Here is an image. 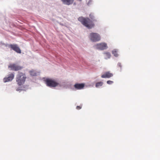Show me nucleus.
<instances>
[{"label": "nucleus", "instance_id": "obj_3", "mask_svg": "<svg viewBox=\"0 0 160 160\" xmlns=\"http://www.w3.org/2000/svg\"><path fill=\"white\" fill-rule=\"evenodd\" d=\"M89 38L93 42H97L101 39L100 35L97 33L92 32L90 34Z\"/></svg>", "mask_w": 160, "mask_h": 160}, {"label": "nucleus", "instance_id": "obj_16", "mask_svg": "<svg viewBox=\"0 0 160 160\" xmlns=\"http://www.w3.org/2000/svg\"><path fill=\"white\" fill-rule=\"evenodd\" d=\"M89 17L90 18L92 19V20L93 21H96V19H94V16L92 14H90L89 15Z\"/></svg>", "mask_w": 160, "mask_h": 160}, {"label": "nucleus", "instance_id": "obj_18", "mask_svg": "<svg viewBox=\"0 0 160 160\" xmlns=\"http://www.w3.org/2000/svg\"><path fill=\"white\" fill-rule=\"evenodd\" d=\"M81 108H82V106H78L76 107L77 109L78 110H79V109H81Z\"/></svg>", "mask_w": 160, "mask_h": 160}, {"label": "nucleus", "instance_id": "obj_1", "mask_svg": "<svg viewBox=\"0 0 160 160\" xmlns=\"http://www.w3.org/2000/svg\"><path fill=\"white\" fill-rule=\"evenodd\" d=\"M78 19L83 25L88 28H92L94 26V24L88 18L80 17L78 18Z\"/></svg>", "mask_w": 160, "mask_h": 160}, {"label": "nucleus", "instance_id": "obj_7", "mask_svg": "<svg viewBox=\"0 0 160 160\" xmlns=\"http://www.w3.org/2000/svg\"><path fill=\"white\" fill-rule=\"evenodd\" d=\"M97 48L100 50H103L107 48V44L105 43H101L97 44Z\"/></svg>", "mask_w": 160, "mask_h": 160}, {"label": "nucleus", "instance_id": "obj_9", "mask_svg": "<svg viewBox=\"0 0 160 160\" xmlns=\"http://www.w3.org/2000/svg\"><path fill=\"white\" fill-rule=\"evenodd\" d=\"M113 76V74L109 72H106L102 75L101 77L103 78H109Z\"/></svg>", "mask_w": 160, "mask_h": 160}, {"label": "nucleus", "instance_id": "obj_15", "mask_svg": "<svg viewBox=\"0 0 160 160\" xmlns=\"http://www.w3.org/2000/svg\"><path fill=\"white\" fill-rule=\"evenodd\" d=\"M112 53L116 57H117L118 56V52L116 50H114L112 52Z\"/></svg>", "mask_w": 160, "mask_h": 160}, {"label": "nucleus", "instance_id": "obj_20", "mask_svg": "<svg viewBox=\"0 0 160 160\" xmlns=\"http://www.w3.org/2000/svg\"><path fill=\"white\" fill-rule=\"evenodd\" d=\"M74 4H75V3H74Z\"/></svg>", "mask_w": 160, "mask_h": 160}, {"label": "nucleus", "instance_id": "obj_12", "mask_svg": "<svg viewBox=\"0 0 160 160\" xmlns=\"http://www.w3.org/2000/svg\"><path fill=\"white\" fill-rule=\"evenodd\" d=\"M29 72L31 76H35L37 75V73L34 70H31L29 71Z\"/></svg>", "mask_w": 160, "mask_h": 160}, {"label": "nucleus", "instance_id": "obj_13", "mask_svg": "<svg viewBox=\"0 0 160 160\" xmlns=\"http://www.w3.org/2000/svg\"><path fill=\"white\" fill-rule=\"evenodd\" d=\"M104 54L106 59L110 58L111 56L110 53L108 52H105L104 53Z\"/></svg>", "mask_w": 160, "mask_h": 160}, {"label": "nucleus", "instance_id": "obj_17", "mask_svg": "<svg viewBox=\"0 0 160 160\" xmlns=\"http://www.w3.org/2000/svg\"><path fill=\"white\" fill-rule=\"evenodd\" d=\"M107 83L108 84H111L113 83V82L112 81L108 80L107 81Z\"/></svg>", "mask_w": 160, "mask_h": 160}, {"label": "nucleus", "instance_id": "obj_19", "mask_svg": "<svg viewBox=\"0 0 160 160\" xmlns=\"http://www.w3.org/2000/svg\"><path fill=\"white\" fill-rule=\"evenodd\" d=\"M118 67H119L120 68H121H121H122V66L121 64V63H118Z\"/></svg>", "mask_w": 160, "mask_h": 160}, {"label": "nucleus", "instance_id": "obj_11", "mask_svg": "<svg viewBox=\"0 0 160 160\" xmlns=\"http://www.w3.org/2000/svg\"><path fill=\"white\" fill-rule=\"evenodd\" d=\"M63 3L67 5L72 4L74 2V0H61Z\"/></svg>", "mask_w": 160, "mask_h": 160}, {"label": "nucleus", "instance_id": "obj_4", "mask_svg": "<svg viewBox=\"0 0 160 160\" xmlns=\"http://www.w3.org/2000/svg\"><path fill=\"white\" fill-rule=\"evenodd\" d=\"M8 68L10 69L11 70L14 71H19L23 68L22 67L15 63L10 64L8 65Z\"/></svg>", "mask_w": 160, "mask_h": 160}, {"label": "nucleus", "instance_id": "obj_14", "mask_svg": "<svg viewBox=\"0 0 160 160\" xmlns=\"http://www.w3.org/2000/svg\"><path fill=\"white\" fill-rule=\"evenodd\" d=\"M103 84V82H100L96 83L95 86L96 88H98L99 87L102 86Z\"/></svg>", "mask_w": 160, "mask_h": 160}, {"label": "nucleus", "instance_id": "obj_8", "mask_svg": "<svg viewBox=\"0 0 160 160\" xmlns=\"http://www.w3.org/2000/svg\"><path fill=\"white\" fill-rule=\"evenodd\" d=\"M14 73H11L10 74L8 77H6L4 78V82H6L11 81L14 78Z\"/></svg>", "mask_w": 160, "mask_h": 160}, {"label": "nucleus", "instance_id": "obj_10", "mask_svg": "<svg viewBox=\"0 0 160 160\" xmlns=\"http://www.w3.org/2000/svg\"><path fill=\"white\" fill-rule=\"evenodd\" d=\"M83 83H76L74 85V88L77 89H81L83 88L84 86Z\"/></svg>", "mask_w": 160, "mask_h": 160}, {"label": "nucleus", "instance_id": "obj_6", "mask_svg": "<svg viewBox=\"0 0 160 160\" xmlns=\"http://www.w3.org/2000/svg\"><path fill=\"white\" fill-rule=\"evenodd\" d=\"M8 47L18 53H21L20 49L17 44H10L8 45Z\"/></svg>", "mask_w": 160, "mask_h": 160}, {"label": "nucleus", "instance_id": "obj_2", "mask_svg": "<svg viewBox=\"0 0 160 160\" xmlns=\"http://www.w3.org/2000/svg\"><path fill=\"white\" fill-rule=\"evenodd\" d=\"M27 77L25 73L18 72L17 75L16 81L19 86L24 84L26 81Z\"/></svg>", "mask_w": 160, "mask_h": 160}, {"label": "nucleus", "instance_id": "obj_5", "mask_svg": "<svg viewBox=\"0 0 160 160\" xmlns=\"http://www.w3.org/2000/svg\"><path fill=\"white\" fill-rule=\"evenodd\" d=\"M45 82L47 86L50 87H55L58 84V83L51 79H47Z\"/></svg>", "mask_w": 160, "mask_h": 160}]
</instances>
